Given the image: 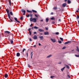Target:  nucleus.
I'll list each match as a JSON object with an SVG mask.
<instances>
[{
	"label": "nucleus",
	"instance_id": "7",
	"mask_svg": "<svg viewBox=\"0 0 79 79\" xmlns=\"http://www.w3.org/2000/svg\"><path fill=\"white\" fill-rule=\"evenodd\" d=\"M37 39V35H34L33 37V39L34 40H36V39Z\"/></svg>",
	"mask_w": 79,
	"mask_h": 79
},
{
	"label": "nucleus",
	"instance_id": "43",
	"mask_svg": "<svg viewBox=\"0 0 79 79\" xmlns=\"http://www.w3.org/2000/svg\"><path fill=\"white\" fill-rule=\"evenodd\" d=\"M45 29L46 30H48V28L47 27H46Z\"/></svg>",
	"mask_w": 79,
	"mask_h": 79
},
{
	"label": "nucleus",
	"instance_id": "35",
	"mask_svg": "<svg viewBox=\"0 0 79 79\" xmlns=\"http://www.w3.org/2000/svg\"><path fill=\"white\" fill-rule=\"evenodd\" d=\"M67 76H68L69 78H71V77H70V76H69V75H68Z\"/></svg>",
	"mask_w": 79,
	"mask_h": 79
},
{
	"label": "nucleus",
	"instance_id": "6",
	"mask_svg": "<svg viewBox=\"0 0 79 79\" xmlns=\"http://www.w3.org/2000/svg\"><path fill=\"white\" fill-rule=\"evenodd\" d=\"M39 38L40 39V40H44V37L43 36H41L39 37Z\"/></svg>",
	"mask_w": 79,
	"mask_h": 79
},
{
	"label": "nucleus",
	"instance_id": "44",
	"mask_svg": "<svg viewBox=\"0 0 79 79\" xmlns=\"http://www.w3.org/2000/svg\"><path fill=\"white\" fill-rule=\"evenodd\" d=\"M30 42H31V41H32V39H31V38H30Z\"/></svg>",
	"mask_w": 79,
	"mask_h": 79
},
{
	"label": "nucleus",
	"instance_id": "62",
	"mask_svg": "<svg viewBox=\"0 0 79 79\" xmlns=\"http://www.w3.org/2000/svg\"><path fill=\"white\" fill-rule=\"evenodd\" d=\"M23 15H25V13H24V14H23Z\"/></svg>",
	"mask_w": 79,
	"mask_h": 79
},
{
	"label": "nucleus",
	"instance_id": "36",
	"mask_svg": "<svg viewBox=\"0 0 79 79\" xmlns=\"http://www.w3.org/2000/svg\"><path fill=\"white\" fill-rule=\"evenodd\" d=\"M65 48H66V47L65 46L64 47L62 48V49H65Z\"/></svg>",
	"mask_w": 79,
	"mask_h": 79
},
{
	"label": "nucleus",
	"instance_id": "19",
	"mask_svg": "<svg viewBox=\"0 0 79 79\" xmlns=\"http://www.w3.org/2000/svg\"><path fill=\"white\" fill-rule=\"evenodd\" d=\"M53 9V10H57V7H54Z\"/></svg>",
	"mask_w": 79,
	"mask_h": 79
},
{
	"label": "nucleus",
	"instance_id": "1",
	"mask_svg": "<svg viewBox=\"0 0 79 79\" xmlns=\"http://www.w3.org/2000/svg\"><path fill=\"white\" fill-rule=\"evenodd\" d=\"M6 12H7V15L8 16V17L10 19V21H11V22H13V21L12 20H11V19H10V13H9L10 11L9 10H8V9H7L6 10Z\"/></svg>",
	"mask_w": 79,
	"mask_h": 79
},
{
	"label": "nucleus",
	"instance_id": "45",
	"mask_svg": "<svg viewBox=\"0 0 79 79\" xmlns=\"http://www.w3.org/2000/svg\"><path fill=\"white\" fill-rule=\"evenodd\" d=\"M30 16L31 17H32V15H30Z\"/></svg>",
	"mask_w": 79,
	"mask_h": 79
},
{
	"label": "nucleus",
	"instance_id": "10",
	"mask_svg": "<svg viewBox=\"0 0 79 79\" xmlns=\"http://www.w3.org/2000/svg\"><path fill=\"white\" fill-rule=\"evenodd\" d=\"M39 31V32H44V30L42 29H39L38 30Z\"/></svg>",
	"mask_w": 79,
	"mask_h": 79
},
{
	"label": "nucleus",
	"instance_id": "30",
	"mask_svg": "<svg viewBox=\"0 0 79 79\" xmlns=\"http://www.w3.org/2000/svg\"><path fill=\"white\" fill-rule=\"evenodd\" d=\"M25 50H26V49L24 48L23 50V53H24V51H25Z\"/></svg>",
	"mask_w": 79,
	"mask_h": 79
},
{
	"label": "nucleus",
	"instance_id": "15",
	"mask_svg": "<svg viewBox=\"0 0 79 79\" xmlns=\"http://www.w3.org/2000/svg\"><path fill=\"white\" fill-rule=\"evenodd\" d=\"M65 66L68 69H69V67L68 65L65 64Z\"/></svg>",
	"mask_w": 79,
	"mask_h": 79
},
{
	"label": "nucleus",
	"instance_id": "61",
	"mask_svg": "<svg viewBox=\"0 0 79 79\" xmlns=\"http://www.w3.org/2000/svg\"><path fill=\"white\" fill-rule=\"evenodd\" d=\"M67 0H65V2H66L67 1Z\"/></svg>",
	"mask_w": 79,
	"mask_h": 79
},
{
	"label": "nucleus",
	"instance_id": "57",
	"mask_svg": "<svg viewBox=\"0 0 79 79\" xmlns=\"http://www.w3.org/2000/svg\"><path fill=\"white\" fill-rule=\"evenodd\" d=\"M59 21H61V19H59Z\"/></svg>",
	"mask_w": 79,
	"mask_h": 79
},
{
	"label": "nucleus",
	"instance_id": "4",
	"mask_svg": "<svg viewBox=\"0 0 79 79\" xmlns=\"http://www.w3.org/2000/svg\"><path fill=\"white\" fill-rule=\"evenodd\" d=\"M44 35H49V33H48V31H46L44 32Z\"/></svg>",
	"mask_w": 79,
	"mask_h": 79
},
{
	"label": "nucleus",
	"instance_id": "11",
	"mask_svg": "<svg viewBox=\"0 0 79 79\" xmlns=\"http://www.w3.org/2000/svg\"><path fill=\"white\" fill-rule=\"evenodd\" d=\"M17 56L19 57L20 56V53L19 52H18L16 54Z\"/></svg>",
	"mask_w": 79,
	"mask_h": 79
},
{
	"label": "nucleus",
	"instance_id": "18",
	"mask_svg": "<svg viewBox=\"0 0 79 79\" xmlns=\"http://www.w3.org/2000/svg\"><path fill=\"white\" fill-rule=\"evenodd\" d=\"M65 68V67H64V68L61 69V71H63V70Z\"/></svg>",
	"mask_w": 79,
	"mask_h": 79
},
{
	"label": "nucleus",
	"instance_id": "20",
	"mask_svg": "<svg viewBox=\"0 0 79 79\" xmlns=\"http://www.w3.org/2000/svg\"><path fill=\"white\" fill-rule=\"evenodd\" d=\"M59 34L60 33L58 32H57L55 33L56 35H59Z\"/></svg>",
	"mask_w": 79,
	"mask_h": 79
},
{
	"label": "nucleus",
	"instance_id": "33",
	"mask_svg": "<svg viewBox=\"0 0 79 79\" xmlns=\"http://www.w3.org/2000/svg\"><path fill=\"white\" fill-rule=\"evenodd\" d=\"M35 17H36V18H38V16H37V15H36V14H35Z\"/></svg>",
	"mask_w": 79,
	"mask_h": 79
},
{
	"label": "nucleus",
	"instance_id": "23",
	"mask_svg": "<svg viewBox=\"0 0 79 79\" xmlns=\"http://www.w3.org/2000/svg\"><path fill=\"white\" fill-rule=\"evenodd\" d=\"M32 11H33V12H34V13H37V11H36V10H32Z\"/></svg>",
	"mask_w": 79,
	"mask_h": 79
},
{
	"label": "nucleus",
	"instance_id": "48",
	"mask_svg": "<svg viewBox=\"0 0 79 79\" xmlns=\"http://www.w3.org/2000/svg\"><path fill=\"white\" fill-rule=\"evenodd\" d=\"M39 46H40V45H41V44H40V43H39Z\"/></svg>",
	"mask_w": 79,
	"mask_h": 79
},
{
	"label": "nucleus",
	"instance_id": "55",
	"mask_svg": "<svg viewBox=\"0 0 79 79\" xmlns=\"http://www.w3.org/2000/svg\"><path fill=\"white\" fill-rule=\"evenodd\" d=\"M51 14V15H53V13L52 12V13Z\"/></svg>",
	"mask_w": 79,
	"mask_h": 79
},
{
	"label": "nucleus",
	"instance_id": "41",
	"mask_svg": "<svg viewBox=\"0 0 79 79\" xmlns=\"http://www.w3.org/2000/svg\"><path fill=\"white\" fill-rule=\"evenodd\" d=\"M54 76H51V78H52L53 77H54Z\"/></svg>",
	"mask_w": 79,
	"mask_h": 79
},
{
	"label": "nucleus",
	"instance_id": "13",
	"mask_svg": "<svg viewBox=\"0 0 79 79\" xmlns=\"http://www.w3.org/2000/svg\"><path fill=\"white\" fill-rule=\"evenodd\" d=\"M71 41H67L64 44H69V43H71Z\"/></svg>",
	"mask_w": 79,
	"mask_h": 79
},
{
	"label": "nucleus",
	"instance_id": "60",
	"mask_svg": "<svg viewBox=\"0 0 79 79\" xmlns=\"http://www.w3.org/2000/svg\"><path fill=\"white\" fill-rule=\"evenodd\" d=\"M31 59L32 58V56H31Z\"/></svg>",
	"mask_w": 79,
	"mask_h": 79
},
{
	"label": "nucleus",
	"instance_id": "31",
	"mask_svg": "<svg viewBox=\"0 0 79 79\" xmlns=\"http://www.w3.org/2000/svg\"><path fill=\"white\" fill-rule=\"evenodd\" d=\"M58 42L59 44H61V41H58Z\"/></svg>",
	"mask_w": 79,
	"mask_h": 79
},
{
	"label": "nucleus",
	"instance_id": "24",
	"mask_svg": "<svg viewBox=\"0 0 79 79\" xmlns=\"http://www.w3.org/2000/svg\"><path fill=\"white\" fill-rule=\"evenodd\" d=\"M60 40H62V41H63V38H62L60 37Z\"/></svg>",
	"mask_w": 79,
	"mask_h": 79
},
{
	"label": "nucleus",
	"instance_id": "37",
	"mask_svg": "<svg viewBox=\"0 0 79 79\" xmlns=\"http://www.w3.org/2000/svg\"><path fill=\"white\" fill-rule=\"evenodd\" d=\"M29 16H30V15H28L27 16V18H29Z\"/></svg>",
	"mask_w": 79,
	"mask_h": 79
},
{
	"label": "nucleus",
	"instance_id": "39",
	"mask_svg": "<svg viewBox=\"0 0 79 79\" xmlns=\"http://www.w3.org/2000/svg\"><path fill=\"white\" fill-rule=\"evenodd\" d=\"M29 32L30 33V35H31V31H29Z\"/></svg>",
	"mask_w": 79,
	"mask_h": 79
},
{
	"label": "nucleus",
	"instance_id": "56",
	"mask_svg": "<svg viewBox=\"0 0 79 79\" xmlns=\"http://www.w3.org/2000/svg\"><path fill=\"white\" fill-rule=\"evenodd\" d=\"M40 21H41L42 22V21H43V20H42V19L40 20Z\"/></svg>",
	"mask_w": 79,
	"mask_h": 79
},
{
	"label": "nucleus",
	"instance_id": "28",
	"mask_svg": "<svg viewBox=\"0 0 79 79\" xmlns=\"http://www.w3.org/2000/svg\"><path fill=\"white\" fill-rule=\"evenodd\" d=\"M75 56L76 57H79V55H75Z\"/></svg>",
	"mask_w": 79,
	"mask_h": 79
},
{
	"label": "nucleus",
	"instance_id": "9",
	"mask_svg": "<svg viewBox=\"0 0 79 79\" xmlns=\"http://www.w3.org/2000/svg\"><path fill=\"white\" fill-rule=\"evenodd\" d=\"M4 32L5 33H6L8 34H10V32L9 31H5Z\"/></svg>",
	"mask_w": 79,
	"mask_h": 79
},
{
	"label": "nucleus",
	"instance_id": "3",
	"mask_svg": "<svg viewBox=\"0 0 79 79\" xmlns=\"http://www.w3.org/2000/svg\"><path fill=\"white\" fill-rule=\"evenodd\" d=\"M14 19L15 20V21H16V22H17V23H20V22L18 20V19L17 18L15 17Z\"/></svg>",
	"mask_w": 79,
	"mask_h": 79
},
{
	"label": "nucleus",
	"instance_id": "26",
	"mask_svg": "<svg viewBox=\"0 0 79 79\" xmlns=\"http://www.w3.org/2000/svg\"><path fill=\"white\" fill-rule=\"evenodd\" d=\"M51 19H52V20H55V18L54 17H52L51 18Z\"/></svg>",
	"mask_w": 79,
	"mask_h": 79
},
{
	"label": "nucleus",
	"instance_id": "14",
	"mask_svg": "<svg viewBox=\"0 0 79 79\" xmlns=\"http://www.w3.org/2000/svg\"><path fill=\"white\" fill-rule=\"evenodd\" d=\"M21 11L22 12H23L24 13H26V11L24 10V9H22Z\"/></svg>",
	"mask_w": 79,
	"mask_h": 79
},
{
	"label": "nucleus",
	"instance_id": "21",
	"mask_svg": "<svg viewBox=\"0 0 79 79\" xmlns=\"http://www.w3.org/2000/svg\"><path fill=\"white\" fill-rule=\"evenodd\" d=\"M10 14L11 15H12H12H13V13L12 11H10Z\"/></svg>",
	"mask_w": 79,
	"mask_h": 79
},
{
	"label": "nucleus",
	"instance_id": "22",
	"mask_svg": "<svg viewBox=\"0 0 79 79\" xmlns=\"http://www.w3.org/2000/svg\"><path fill=\"white\" fill-rule=\"evenodd\" d=\"M68 3L69 4L70 3H71V1H70V0H68Z\"/></svg>",
	"mask_w": 79,
	"mask_h": 79
},
{
	"label": "nucleus",
	"instance_id": "27",
	"mask_svg": "<svg viewBox=\"0 0 79 79\" xmlns=\"http://www.w3.org/2000/svg\"><path fill=\"white\" fill-rule=\"evenodd\" d=\"M34 29H38V27H37L36 26H35L34 27Z\"/></svg>",
	"mask_w": 79,
	"mask_h": 79
},
{
	"label": "nucleus",
	"instance_id": "47",
	"mask_svg": "<svg viewBox=\"0 0 79 79\" xmlns=\"http://www.w3.org/2000/svg\"><path fill=\"white\" fill-rule=\"evenodd\" d=\"M30 10H27V12L29 13V12Z\"/></svg>",
	"mask_w": 79,
	"mask_h": 79
},
{
	"label": "nucleus",
	"instance_id": "46",
	"mask_svg": "<svg viewBox=\"0 0 79 79\" xmlns=\"http://www.w3.org/2000/svg\"><path fill=\"white\" fill-rule=\"evenodd\" d=\"M68 65H69V66H71V64H69Z\"/></svg>",
	"mask_w": 79,
	"mask_h": 79
},
{
	"label": "nucleus",
	"instance_id": "49",
	"mask_svg": "<svg viewBox=\"0 0 79 79\" xmlns=\"http://www.w3.org/2000/svg\"><path fill=\"white\" fill-rule=\"evenodd\" d=\"M32 53H33V52H31V56H32V55H33Z\"/></svg>",
	"mask_w": 79,
	"mask_h": 79
},
{
	"label": "nucleus",
	"instance_id": "8",
	"mask_svg": "<svg viewBox=\"0 0 79 79\" xmlns=\"http://www.w3.org/2000/svg\"><path fill=\"white\" fill-rule=\"evenodd\" d=\"M67 5V4H66V3H64L62 5V6L63 7H65Z\"/></svg>",
	"mask_w": 79,
	"mask_h": 79
},
{
	"label": "nucleus",
	"instance_id": "58",
	"mask_svg": "<svg viewBox=\"0 0 79 79\" xmlns=\"http://www.w3.org/2000/svg\"><path fill=\"white\" fill-rule=\"evenodd\" d=\"M34 47H36V45H35L34 46Z\"/></svg>",
	"mask_w": 79,
	"mask_h": 79
},
{
	"label": "nucleus",
	"instance_id": "50",
	"mask_svg": "<svg viewBox=\"0 0 79 79\" xmlns=\"http://www.w3.org/2000/svg\"><path fill=\"white\" fill-rule=\"evenodd\" d=\"M6 33L5 34V36H6V37H8V35H6Z\"/></svg>",
	"mask_w": 79,
	"mask_h": 79
},
{
	"label": "nucleus",
	"instance_id": "5",
	"mask_svg": "<svg viewBox=\"0 0 79 79\" xmlns=\"http://www.w3.org/2000/svg\"><path fill=\"white\" fill-rule=\"evenodd\" d=\"M51 40L53 42H56V40L55 39H51Z\"/></svg>",
	"mask_w": 79,
	"mask_h": 79
},
{
	"label": "nucleus",
	"instance_id": "32",
	"mask_svg": "<svg viewBox=\"0 0 79 79\" xmlns=\"http://www.w3.org/2000/svg\"><path fill=\"white\" fill-rule=\"evenodd\" d=\"M10 43L11 44H13V41L12 40H11L10 41Z\"/></svg>",
	"mask_w": 79,
	"mask_h": 79
},
{
	"label": "nucleus",
	"instance_id": "64",
	"mask_svg": "<svg viewBox=\"0 0 79 79\" xmlns=\"http://www.w3.org/2000/svg\"><path fill=\"white\" fill-rule=\"evenodd\" d=\"M52 34H55V33H53Z\"/></svg>",
	"mask_w": 79,
	"mask_h": 79
},
{
	"label": "nucleus",
	"instance_id": "16",
	"mask_svg": "<svg viewBox=\"0 0 79 79\" xmlns=\"http://www.w3.org/2000/svg\"><path fill=\"white\" fill-rule=\"evenodd\" d=\"M77 49L76 50L77 51V52H79V48L78 47V46H77Z\"/></svg>",
	"mask_w": 79,
	"mask_h": 79
},
{
	"label": "nucleus",
	"instance_id": "2",
	"mask_svg": "<svg viewBox=\"0 0 79 79\" xmlns=\"http://www.w3.org/2000/svg\"><path fill=\"white\" fill-rule=\"evenodd\" d=\"M37 18H33L32 19V18L31 17L30 19V21H32L33 23H36L37 22Z\"/></svg>",
	"mask_w": 79,
	"mask_h": 79
},
{
	"label": "nucleus",
	"instance_id": "40",
	"mask_svg": "<svg viewBox=\"0 0 79 79\" xmlns=\"http://www.w3.org/2000/svg\"><path fill=\"white\" fill-rule=\"evenodd\" d=\"M23 19V17H21L20 18V19L22 20V19Z\"/></svg>",
	"mask_w": 79,
	"mask_h": 79
},
{
	"label": "nucleus",
	"instance_id": "52",
	"mask_svg": "<svg viewBox=\"0 0 79 79\" xmlns=\"http://www.w3.org/2000/svg\"><path fill=\"white\" fill-rule=\"evenodd\" d=\"M31 28H29V29H28V31H31Z\"/></svg>",
	"mask_w": 79,
	"mask_h": 79
},
{
	"label": "nucleus",
	"instance_id": "29",
	"mask_svg": "<svg viewBox=\"0 0 79 79\" xmlns=\"http://www.w3.org/2000/svg\"><path fill=\"white\" fill-rule=\"evenodd\" d=\"M46 22H48V19H46Z\"/></svg>",
	"mask_w": 79,
	"mask_h": 79
},
{
	"label": "nucleus",
	"instance_id": "17",
	"mask_svg": "<svg viewBox=\"0 0 79 79\" xmlns=\"http://www.w3.org/2000/svg\"><path fill=\"white\" fill-rule=\"evenodd\" d=\"M8 74H5V77L6 78L8 77Z\"/></svg>",
	"mask_w": 79,
	"mask_h": 79
},
{
	"label": "nucleus",
	"instance_id": "12",
	"mask_svg": "<svg viewBox=\"0 0 79 79\" xmlns=\"http://www.w3.org/2000/svg\"><path fill=\"white\" fill-rule=\"evenodd\" d=\"M52 56V55L51 54V55H49L46 58H49L50 57H51V56Z\"/></svg>",
	"mask_w": 79,
	"mask_h": 79
},
{
	"label": "nucleus",
	"instance_id": "34",
	"mask_svg": "<svg viewBox=\"0 0 79 79\" xmlns=\"http://www.w3.org/2000/svg\"><path fill=\"white\" fill-rule=\"evenodd\" d=\"M28 67H29V68H31V66H30L29 64H28Z\"/></svg>",
	"mask_w": 79,
	"mask_h": 79
},
{
	"label": "nucleus",
	"instance_id": "51",
	"mask_svg": "<svg viewBox=\"0 0 79 79\" xmlns=\"http://www.w3.org/2000/svg\"><path fill=\"white\" fill-rule=\"evenodd\" d=\"M29 12L31 13H32V11H30Z\"/></svg>",
	"mask_w": 79,
	"mask_h": 79
},
{
	"label": "nucleus",
	"instance_id": "53",
	"mask_svg": "<svg viewBox=\"0 0 79 79\" xmlns=\"http://www.w3.org/2000/svg\"><path fill=\"white\" fill-rule=\"evenodd\" d=\"M76 12H77V13H78V12H79V10H77Z\"/></svg>",
	"mask_w": 79,
	"mask_h": 79
},
{
	"label": "nucleus",
	"instance_id": "63",
	"mask_svg": "<svg viewBox=\"0 0 79 79\" xmlns=\"http://www.w3.org/2000/svg\"><path fill=\"white\" fill-rule=\"evenodd\" d=\"M53 24H55V22H53Z\"/></svg>",
	"mask_w": 79,
	"mask_h": 79
},
{
	"label": "nucleus",
	"instance_id": "42",
	"mask_svg": "<svg viewBox=\"0 0 79 79\" xmlns=\"http://www.w3.org/2000/svg\"><path fill=\"white\" fill-rule=\"evenodd\" d=\"M33 34H37V32H34Z\"/></svg>",
	"mask_w": 79,
	"mask_h": 79
},
{
	"label": "nucleus",
	"instance_id": "38",
	"mask_svg": "<svg viewBox=\"0 0 79 79\" xmlns=\"http://www.w3.org/2000/svg\"><path fill=\"white\" fill-rule=\"evenodd\" d=\"M77 19H79V16H78V15H77Z\"/></svg>",
	"mask_w": 79,
	"mask_h": 79
},
{
	"label": "nucleus",
	"instance_id": "54",
	"mask_svg": "<svg viewBox=\"0 0 79 79\" xmlns=\"http://www.w3.org/2000/svg\"><path fill=\"white\" fill-rule=\"evenodd\" d=\"M33 24H31V25H30V27H32V25Z\"/></svg>",
	"mask_w": 79,
	"mask_h": 79
},
{
	"label": "nucleus",
	"instance_id": "25",
	"mask_svg": "<svg viewBox=\"0 0 79 79\" xmlns=\"http://www.w3.org/2000/svg\"><path fill=\"white\" fill-rule=\"evenodd\" d=\"M9 5H10V6H11V0H10V1H9Z\"/></svg>",
	"mask_w": 79,
	"mask_h": 79
},
{
	"label": "nucleus",
	"instance_id": "59",
	"mask_svg": "<svg viewBox=\"0 0 79 79\" xmlns=\"http://www.w3.org/2000/svg\"><path fill=\"white\" fill-rule=\"evenodd\" d=\"M78 24H79V20L78 21Z\"/></svg>",
	"mask_w": 79,
	"mask_h": 79
}]
</instances>
